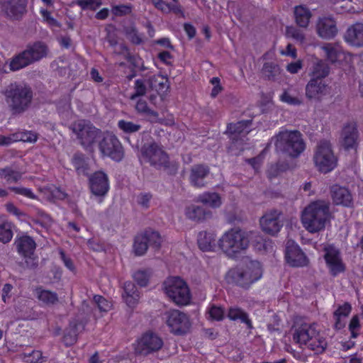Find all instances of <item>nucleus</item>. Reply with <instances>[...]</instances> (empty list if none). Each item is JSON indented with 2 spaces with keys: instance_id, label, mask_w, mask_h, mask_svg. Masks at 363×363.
Returning <instances> with one entry per match:
<instances>
[{
  "instance_id": "f257e3e1",
  "label": "nucleus",
  "mask_w": 363,
  "mask_h": 363,
  "mask_svg": "<svg viewBox=\"0 0 363 363\" xmlns=\"http://www.w3.org/2000/svg\"><path fill=\"white\" fill-rule=\"evenodd\" d=\"M262 277V264L258 261H250L245 266L236 267L230 269L226 274L228 284L236 286L244 290L250 286Z\"/></svg>"
},
{
  "instance_id": "f03ea898",
  "label": "nucleus",
  "mask_w": 363,
  "mask_h": 363,
  "mask_svg": "<svg viewBox=\"0 0 363 363\" xmlns=\"http://www.w3.org/2000/svg\"><path fill=\"white\" fill-rule=\"evenodd\" d=\"M3 94L13 115L21 114L27 111L33 98V91L29 86L16 82L11 83Z\"/></svg>"
},
{
  "instance_id": "7ed1b4c3",
  "label": "nucleus",
  "mask_w": 363,
  "mask_h": 363,
  "mask_svg": "<svg viewBox=\"0 0 363 363\" xmlns=\"http://www.w3.org/2000/svg\"><path fill=\"white\" fill-rule=\"evenodd\" d=\"M248 233L242 228H230L218 239V247L229 258L235 259L249 247Z\"/></svg>"
},
{
  "instance_id": "20e7f679",
  "label": "nucleus",
  "mask_w": 363,
  "mask_h": 363,
  "mask_svg": "<svg viewBox=\"0 0 363 363\" xmlns=\"http://www.w3.org/2000/svg\"><path fill=\"white\" fill-rule=\"evenodd\" d=\"M48 45L41 40H37L27 45L26 48L15 55L11 62L10 69L17 71L35 62L47 57L49 54Z\"/></svg>"
},
{
  "instance_id": "39448f33",
  "label": "nucleus",
  "mask_w": 363,
  "mask_h": 363,
  "mask_svg": "<svg viewBox=\"0 0 363 363\" xmlns=\"http://www.w3.org/2000/svg\"><path fill=\"white\" fill-rule=\"evenodd\" d=\"M276 150L292 158L298 157L306 149L302 134L298 130L279 131L275 135Z\"/></svg>"
},
{
  "instance_id": "423d86ee",
  "label": "nucleus",
  "mask_w": 363,
  "mask_h": 363,
  "mask_svg": "<svg viewBox=\"0 0 363 363\" xmlns=\"http://www.w3.org/2000/svg\"><path fill=\"white\" fill-rule=\"evenodd\" d=\"M330 218V206L323 200L311 202L303 208L301 215L303 227H325Z\"/></svg>"
},
{
  "instance_id": "0eeeda50",
  "label": "nucleus",
  "mask_w": 363,
  "mask_h": 363,
  "mask_svg": "<svg viewBox=\"0 0 363 363\" xmlns=\"http://www.w3.org/2000/svg\"><path fill=\"white\" fill-rule=\"evenodd\" d=\"M313 161L317 169L323 174L331 172L337 167L338 159L330 141L321 140L317 144L314 149Z\"/></svg>"
},
{
  "instance_id": "6e6552de",
  "label": "nucleus",
  "mask_w": 363,
  "mask_h": 363,
  "mask_svg": "<svg viewBox=\"0 0 363 363\" xmlns=\"http://www.w3.org/2000/svg\"><path fill=\"white\" fill-rule=\"evenodd\" d=\"M164 294L177 305H187L191 300V293L186 283L179 277H170L164 281Z\"/></svg>"
},
{
  "instance_id": "1a4fd4ad",
  "label": "nucleus",
  "mask_w": 363,
  "mask_h": 363,
  "mask_svg": "<svg viewBox=\"0 0 363 363\" xmlns=\"http://www.w3.org/2000/svg\"><path fill=\"white\" fill-rule=\"evenodd\" d=\"M251 124L252 120H242L228 124L225 133L231 140L228 147V152L233 153L235 149L239 152L243 150V140L241 136H245L250 132Z\"/></svg>"
},
{
  "instance_id": "9d476101",
  "label": "nucleus",
  "mask_w": 363,
  "mask_h": 363,
  "mask_svg": "<svg viewBox=\"0 0 363 363\" xmlns=\"http://www.w3.org/2000/svg\"><path fill=\"white\" fill-rule=\"evenodd\" d=\"M99 148L101 153L115 162H121L124 157V150L118 138L112 133L106 132L102 134L99 143Z\"/></svg>"
},
{
  "instance_id": "9b49d317",
  "label": "nucleus",
  "mask_w": 363,
  "mask_h": 363,
  "mask_svg": "<svg viewBox=\"0 0 363 363\" xmlns=\"http://www.w3.org/2000/svg\"><path fill=\"white\" fill-rule=\"evenodd\" d=\"M72 130L77 135L81 145L89 147L95 143L101 135V130L86 120H79L72 125Z\"/></svg>"
},
{
  "instance_id": "f8f14e48",
  "label": "nucleus",
  "mask_w": 363,
  "mask_h": 363,
  "mask_svg": "<svg viewBox=\"0 0 363 363\" xmlns=\"http://www.w3.org/2000/svg\"><path fill=\"white\" fill-rule=\"evenodd\" d=\"M164 318L169 331L176 335L186 334L191 326L189 316L179 310L167 311L164 314Z\"/></svg>"
},
{
  "instance_id": "ddd939ff",
  "label": "nucleus",
  "mask_w": 363,
  "mask_h": 363,
  "mask_svg": "<svg viewBox=\"0 0 363 363\" xmlns=\"http://www.w3.org/2000/svg\"><path fill=\"white\" fill-rule=\"evenodd\" d=\"M162 238L156 230H145L143 234L135 236L133 243V250L137 256H142L145 254L148 246H151L156 250L161 247Z\"/></svg>"
},
{
  "instance_id": "4468645a",
  "label": "nucleus",
  "mask_w": 363,
  "mask_h": 363,
  "mask_svg": "<svg viewBox=\"0 0 363 363\" xmlns=\"http://www.w3.org/2000/svg\"><path fill=\"white\" fill-rule=\"evenodd\" d=\"M143 159L155 167H167L169 156L162 147L155 142L145 144L141 148Z\"/></svg>"
},
{
  "instance_id": "2eb2a0df",
  "label": "nucleus",
  "mask_w": 363,
  "mask_h": 363,
  "mask_svg": "<svg viewBox=\"0 0 363 363\" xmlns=\"http://www.w3.org/2000/svg\"><path fill=\"white\" fill-rule=\"evenodd\" d=\"M163 346V341L160 337L154 333H145L138 341L135 346L136 355L147 356L160 350Z\"/></svg>"
},
{
  "instance_id": "dca6fc26",
  "label": "nucleus",
  "mask_w": 363,
  "mask_h": 363,
  "mask_svg": "<svg viewBox=\"0 0 363 363\" xmlns=\"http://www.w3.org/2000/svg\"><path fill=\"white\" fill-rule=\"evenodd\" d=\"M325 252L323 258L330 273L333 277H337L345 271L346 267L342 262L340 250L333 245H328L324 247Z\"/></svg>"
},
{
  "instance_id": "f3484780",
  "label": "nucleus",
  "mask_w": 363,
  "mask_h": 363,
  "mask_svg": "<svg viewBox=\"0 0 363 363\" xmlns=\"http://www.w3.org/2000/svg\"><path fill=\"white\" fill-rule=\"evenodd\" d=\"M284 257L286 263L292 267H303L309 263L308 257L300 246L291 240L286 244Z\"/></svg>"
},
{
  "instance_id": "a211bd4d",
  "label": "nucleus",
  "mask_w": 363,
  "mask_h": 363,
  "mask_svg": "<svg viewBox=\"0 0 363 363\" xmlns=\"http://www.w3.org/2000/svg\"><path fill=\"white\" fill-rule=\"evenodd\" d=\"M322 49L325 53L327 60L332 64L340 66L351 60V55L345 52L339 43H326Z\"/></svg>"
},
{
  "instance_id": "6ab92c4d",
  "label": "nucleus",
  "mask_w": 363,
  "mask_h": 363,
  "mask_svg": "<svg viewBox=\"0 0 363 363\" xmlns=\"http://www.w3.org/2000/svg\"><path fill=\"white\" fill-rule=\"evenodd\" d=\"M5 13L13 20H20L27 11L28 0H1Z\"/></svg>"
},
{
  "instance_id": "aec40b11",
  "label": "nucleus",
  "mask_w": 363,
  "mask_h": 363,
  "mask_svg": "<svg viewBox=\"0 0 363 363\" xmlns=\"http://www.w3.org/2000/svg\"><path fill=\"white\" fill-rule=\"evenodd\" d=\"M248 240H250V245L260 255H267L274 252V243L272 240L260 235L257 231H249Z\"/></svg>"
},
{
  "instance_id": "412c9836",
  "label": "nucleus",
  "mask_w": 363,
  "mask_h": 363,
  "mask_svg": "<svg viewBox=\"0 0 363 363\" xmlns=\"http://www.w3.org/2000/svg\"><path fill=\"white\" fill-rule=\"evenodd\" d=\"M316 32L322 39L331 40L334 38L338 33L336 21L333 17L319 18L316 23Z\"/></svg>"
},
{
  "instance_id": "4be33fe9",
  "label": "nucleus",
  "mask_w": 363,
  "mask_h": 363,
  "mask_svg": "<svg viewBox=\"0 0 363 363\" xmlns=\"http://www.w3.org/2000/svg\"><path fill=\"white\" fill-rule=\"evenodd\" d=\"M89 188L96 196H104L109 190L108 176L101 171L94 172L89 177Z\"/></svg>"
},
{
  "instance_id": "5701e85b",
  "label": "nucleus",
  "mask_w": 363,
  "mask_h": 363,
  "mask_svg": "<svg viewBox=\"0 0 363 363\" xmlns=\"http://www.w3.org/2000/svg\"><path fill=\"white\" fill-rule=\"evenodd\" d=\"M359 132L356 122L345 124L342 132V145L349 150L355 149L358 145Z\"/></svg>"
},
{
  "instance_id": "b1692460",
  "label": "nucleus",
  "mask_w": 363,
  "mask_h": 363,
  "mask_svg": "<svg viewBox=\"0 0 363 363\" xmlns=\"http://www.w3.org/2000/svg\"><path fill=\"white\" fill-rule=\"evenodd\" d=\"M218 241L217 235L212 228L199 232L197 236L198 247L203 252H214Z\"/></svg>"
},
{
  "instance_id": "393cba45",
  "label": "nucleus",
  "mask_w": 363,
  "mask_h": 363,
  "mask_svg": "<svg viewBox=\"0 0 363 363\" xmlns=\"http://www.w3.org/2000/svg\"><path fill=\"white\" fill-rule=\"evenodd\" d=\"M85 324L78 318H72L69 322V325L65 329L63 335V341L67 346L74 345L77 340L79 333L84 330Z\"/></svg>"
},
{
  "instance_id": "a878e982",
  "label": "nucleus",
  "mask_w": 363,
  "mask_h": 363,
  "mask_svg": "<svg viewBox=\"0 0 363 363\" xmlns=\"http://www.w3.org/2000/svg\"><path fill=\"white\" fill-rule=\"evenodd\" d=\"M343 38L352 47H363V23H355L349 26Z\"/></svg>"
},
{
  "instance_id": "bb28decb",
  "label": "nucleus",
  "mask_w": 363,
  "mask_h": 363,
  "mask_svg": "<svg viewBox=\"0 0 363 363\" xmlns=\"http://www.w3.org/2000/svg\"><path fill=\"white\" fill-rule=\"evenodd\" d=\"M331 197L335 205L352 207L353 199L351 192L347 188L335 184L330 189Z\"/></svg>"
},
{
  "instance_id": "cd10ccee",
  "label": "nucleus",
  "mask_w": 363,
  "mask_h": 363,
  "mask_svg": "<svg viewBox=\"0 0 363 363\" xmlns=\"http://www.w3.org/2000/svg\"><path fill=\"white\" fill-rule=\"evenodd\" d=\"M210 173V168L203 164H194L189 175V181L192 186L201 188L206 185L205 179Z\"/></svg>"
},
{
  "instance_id": "c85d7f7f",
  "label": "nucleus",
  "mask_w": 363,
  "mask_h": 363,
  "mask_svg": "<svg viewBox=\"0 0 363 363\" xmlns=\"http://www.w3.org/2000/svg\"><path fill=\"white\" fill-rule=\"evenodd\" d=\"M317 335L318 332L313 325L303 323L295 329L293 340L297 343L306 345Z\"/></svg>"
},
{
  "instance_id": "c756f323",
  "label": "nucleus",
  "mask_w": 363,
  "mask_h": 363,
  "mask_svg": "<svg viewBox=\"0 0 363 363\" xmlns=\"http://www.w3.org/2000/svg\"><path fill=\"white\" fill-rule=\"evenodd\" d=\"M185 215L187 218L191 220L203 222L212 217V212L203 207L191 205L186 208Z\"/></svg>"
},
{
  "instance_id": "7c9ffc66",
  "label": "nucleus",
  "mask_w": 363,
  "mask_h": 363,
  "mask_svg": "<svg viewBox=\"0 0 363 363\" xmlns=\"http://www.w3.org/2000/svg\"><path fill=\"white\" fill-rule=\"evenodd\" d=\"M122 298L130 308L136 306L140 299V293L133 282L126 281L124 283Z\"/></svg>"
},
{
  "instance_id": "2f4dec72",
  "label": "nucleus",
  "mask_w": 363,
  "mask_h": 363,
  "mask_svg": "<svg viewBox=\"0 0 363 363\" xmlns=\"http://www.w3.org/2000/svg\"><path fill=\"white\" fill-rule=\"evenodd\" d=\"M18 252L24 257H30L33 255L36 244L34 240L27 235L22 236L15 241Z\"/></svg>"
},
{
  "instance_id": "473e14b6",
  "label": "nucleus",
  "mask_w": 363,
  "mask_h": 363,
  "mask_svg": "<svg viewBox=\"0 0 363 363\" xmlns=\"http://www.w3.org/2000/svg\"><path fill=\"white\" fill-rule=\"evenodd\" d=\"M148 84L152 90L160 95L166 94L169 89V79L162 74H153L148 79Z\"/></svg>"
},
{
  "instance_id": "72a5a7b5",
  "label": "nucleus",
  "mask_w": 363,
  "mask_h": 363,
  "mask_svg": "<svg viewBox=\"0 0 363 363\" xmlns=\"http://www.w3.org/2000/svg\"><path fill=\"white\" fill-rule=\"evenodd\" d=\"M326 89V84L323 80L311 78L306 86V96L309 99H318Z\"/></svg>"
},
{
  "instance_id": "f704fd0d",
  "label": "nucleus",
  "mask_w": 363,
  "mask_h": 363,
  "mask_svg": "<svg viewBox=\"0 0 363 363\" xmlns=\"http://www.w3.org/2000/svg\"><path fill=\"white\" fill-rule=\"evenodd\" d=\"M71 164L78 176H88L89 165L87 158L82 152H76L72 157Z\"/></svg>"
},
{
  "instance_id": "c9c22d12",
  "label": "nucleus",
  "mask_w": 363,
  "mask_h": 363,
  "mask_svg": "<svg viewBox=\"0 0 363 363\" xmlns=\"http://www.w3.org/2000/svg\"><path fill=\"white\" fill-rule=\"evenodd\" d=\"M295 22L299 27L307 28L309 25L312 13L308 7L298 5L294 7V11Z\"/></svg>"
},
{
  "instance_id": "e433bc0d",
  "label": "nucleus",
  "mask_w": 363,
  "mask_h": 363,
  "mask_svg": "<svg viewBox=\"0 0 363 363\" xmlns=\"http://www.w3.org/2000/svg\"><path fill=\"white\" fill-rule=\"evenodd\" d=\"M282 213L277 209L267 211L259 219L260 227H282L279 222Z\"/></svg>"
},
{
  "instance_id": "4c0bfd02",
  "label": "nucleus",
  "mask_w": 363,
  "mask_h": 363,
  "mask_svg": "<svg viewBox=\"0 0 363 363\" xmlns=\"http://www.w3.org/2000/svg\"><path fill=\"white\" fill-rule=\"evenodd\" d=\"M196 201L213 208H219L222 204L220 196L216 192H204L199 195Z\"/></svg>"
},
{
  "instance_id": "58836bf2",
  "label": "nucleus",
  "mask_w": 363,
  "mask_h": 363,
  "mask_svg": "<svg viewBox=\"0 0 363 363\" xmlns=\"http://www.w3.org/2000/svg\"><path fill=\"white\" fill-rule=\"evenodd\" d=\"M23 173L13 168L12 166H6L0 169V178L4 179L7 184H16L21 180Z\"/></svg>"
},
{
  "instance_id": "ea45409f",
  "label": "nucleus",
  "mask_w": 363,
  "mask_h": 363,
  "mask_svg": "<svg viewBox=\"0 0 363 363\" xmlns=\"http://www.w3.org/2000/svg\"><path fill=\"white\" fill-rule=\"evenodd\" d=\"M227 316L232 320H239L241 323H245L248 329H252L253 328L248 314L239 307H230L228 309Z\"/></svg>"
},
{
  "instance_id": "a19ab883",
  "label": "nucleus",
  "mask_w": 363,
  "mask_h": 363,
  "mask_svg": "<svg viewBox=\"0 0 363 363\" xmlns=\"http://www.w3.org/2000/svg\"><path fill=\"white\" fill-rule=\"evenodd\" d=\"M36 294L38 299L46 306H53L59 301L56 292L43 289L42 287L36 289Z\"/></svg>"
},
{
  "instance_id": "79ce46f5",
  "label": "nucleus",
  "mask_w": 363,
  "mask_h": 363,
  "mask_svg": "<svg viewBox=\"0 0 363 363\" xmlns=\"http://www.w3.org/2000/svg\"><path fill=\"white\" fill-rule=\"evenodd\" d=\"M329 66L323 60H319L313 67L311 78L320 79V80H323V79L325 78L329 74Z\"/></svg>"
},
{
  "instance_id": "37998d69",
  "label": "nucleus",
  "mask_w": 363,
  "mask_h": 363,
  "mask_svg": "<svg viewBox=\"0 0 363 363\" xmlns=\"http://www.w3.org/2000/svg\"><path fill=\"white\" fill-rule=\"evenodd\" d=\"M152 274V270L150 268L139 269L133 275L134 281L141 287H145L149 283L150 277Z\"/></svg>"
},
{
  "instance_id": "c03bdc74",
  "label": "nucleus",
  "mask_w": 363,
  "mask_h": 363,
  "mask_svg": "<svg viewBox=\"0 0 363 363\" xmlns=\"http://www.w3.org/2000/svg\"><path fill=\"white\" fill-rule=\"evenodd\" d=\"M328 346L327 340L325 337H321L318 333L315 337H313L312 340L308 342V348L314 351L316 354L323 353Z\"/></svg>"
},
{
  "instance_id": "a18cd8bd",
  "label": "nucleus",
  "mask_w": 363,
  "mask_h": 363,
  "mask_svg": "<svg viewBox=\"0 0 363 363\" xmlns=\"http://www.w3.org/2000/svg\"><path fill=\"white\" fill-rule=\"evenodd\" d=\"M262 71L268 80H274L280 74V67L275 62H268L264 63Z\"/></svg>"
},
{
  "instance_id": "49530a36",
  "label": "nucleus",
  "mask_w": 363,
  "mask_h": 363,
  "mask_svg": "<svg viewBox=\"0 0 363 363\" xmlns=\"http://www.w3.org/2000/svg\"><path fill=\"white\" fill-rule=\"evenodd\" d=\"M118 128L124 133L131 134L139 131L141 128V125L137 123H134L132 121L122 119L118 121Z\"/></svg>"
},
{
  "instance_id": "de8ad7c7",
  "label": "nucleus",
  "mask_w": 363,
  "mask_h": 363,
  "mask_svg": "<svg viewBox=\"0 0 363 363\" xmlns=\"http://www.w3.org/2000/svg\"><path fill=\"white\" fill-rule=\"evenodd\" d=\"M111 11L114 16L122 17L132 13L133 6L131 4L115 5Z\"/></svg>"
},
{
  "instance_id": "09e8293b",
  "label": "nucleus",
  "mask_w": 363,
  "mask_h": 363,
  "mask_svg": "<svg viewBox=\"0 0 363 363\" xmlns=\"http://www.w3.org/2000/svg\"><path fill=\"white\" fill-rule=\"evenodd\" d=\"M267 330L271 333H277L281 334V319L277 314H274L269 323L267 325Z\"/></svg>"
},
{
  "instance_id": "8fccbe9b",
  "label": "nucleus",
  "mask_w": 363,
  "mask_h": 363,
  "mask_svg": "<svg viewBox=\"0 0 363 363\" xmlns=\"http://www.w3.org/2000/svg\"><path fill=\"white\" fill-rule=\"evenodd\" d=\"M75 3L84 11H95L102 4L101 0H77Z\"/></svg>"
},
{
  "instance_id": "3c124183",
  "label": "nucleus",
  "mask_w": 363,
  "mask_h": 363,
  "mask_svg": "<svg viewBox=\"0 0 363 363\" xmlns=\"http://www.w3.org/2000/svg\"><path fill=\"white\" fill-rule=\"evenodd\" d=\"M146 85L143 79H138L134 83V93L130 96V99L135 100L139 96H143L146 94Z\"/></svg>"
},
{
  "instance_id": "603ef678",
  "label": "nucleus",
  "mask_w": 363,
  "mask_h": 363,
  "mask_svg": "<svg viewBox=\"0 0 363 363\" xmlns=\"http://www.w3.org/2000/svg\"><path fill=\"white\" fill-rule=\"evenodd\" d=\"M9 189L16 194L21 195L30 199H36L37 196L31 189L23 186H9Z\"/></svg>"
},
{
  "instance_id": "864d4df0",
  "label": "nucleus",
  "mask_w": 363,
  "mask_h": 363,
  "mask_svg": "<svg viewBox=\"0 0 363 363\" xmlns=\"http://www.w3.org/2000/svg\"><path fill=\"white\" fill-rule=\"evenodd\" d=\"M18 135V142L35 143L38 140V135L31 130H23L15 133Z\"/></svg>"
},
{
  "instance_id": "5fc2aeb1",
  "label": "nucleus",
  "mask_w": 363,
  "mask_h": 363,
  "mask_svg": "<svg viewBox=\"0 0 363 363\" xmlns=\"http://www.w3.org/2000/svg\"><path fill=\"white\" fill-rule=\"evenodd\" d=\"M279 99L281 102L291 106H299L302 101L296 96H292L286 90L280 95Z\"/></svg>"
},
{
  "instance_id": "6e6d98bb",
  "label": "nucleus",
  "mask_w": 363,
  "mask_h": 363,
  "mask_svg": "<svg viewBox=\"0 0 363 363\" xmlns=\"http://www.w3.org/2000/svg\"><path fill=\"white\" fill-rule=\"evenodd\" d=\"M286 31L288 37H291L296 41L303 43L305 40V35L303 31L296 27L288 26Z\"/></svg>"
},
{
  "instance_id": "4d7b16f0",
  "label": "nucleus",
  "mask_w": 363,
  "mask_h": 363,
  "mask_svg": "<svg viewBox=\"0 0 363 363\" xmlns=\"http://www.w3.org/2000/svg\"><path fill=\"white\" fill-rule=\"evenodd\" d=\"M43 21L50 26H58L57 21L52 16L51 12L47 9L41 7L39 10Z\"/></svg>"
},
{
  "instance_id": "13d9d810",
  "label": "nucleus",
  "mask_w": 363,
  "mask_h": 363,
  "mask_svg": "<svg viewBox=\"0 0 363 363\" xmlns=\"http://www.w3.org/2000/svg\"><path fill=\"white\" fill-rule=\"evenodd\" d=\"M135 108L138 113H144L147 116H156L157 113L152 110L146 101L140 99L137 101Z\"/></svg>"
},
{
  "instance_id": "bf43d9fd",
  "label": "nucleus",
  "mask_w": 363,
  "mask_h": 363,
  "mask_svg": "<svg viewBox=\"0 0 363 363\" xmlns=\"http://www.w3.org/2000/svg\"><path fill=\"white\" fill-rule=\"evenodd\" d=\"M152 199V194L150 192H142L137 196V203L145 209L150 207V202Z\"/></svg>"
},
{
  "instance_id": "052dcab7",
  "label": "nucleus",
  "mask_w": 363,
  "mask_h": 363,
  "mask_svg": "<svg viewBox=\"0 0 363 363\" xmlns=\"http://www.w3.org/2000/svg\"><path fill=\"white\" fill-rule=\"evenodd\" d=\"M94 302L101 311H108L111 307V303L100 295L94 296Z\"/></svg>"
},
{
  "instance_id": "680f3d73",
  "label": "nucleus",
  "mask_w": 363,
  "mask_h": 363,
  "mask_svg": "<svg viewBox=\"0 0 363 363\" xmlns=\"http://www.w3.org/2000/svg\"><path fill=\"white\" fill-rule=\"evenodd\" d=\"M360 329L359 319L357 315H354L349 324V330L352 338H357L359 335L358 331Z\"/></svg>"
},
{
  "instance_id": "e2e57ef3",
  "label": "nucleus",
  "mask_w": 363,
  "mask_h": 363,
  "mask_svg": "<svg viewBox=\"0 0 363 363\" xmlns=\"http://www.w3.org/2000/svg\"><path fill=\"white\" fill-rule=\"evenodd\" d=\"M126 35L130 41L134 45H140L143 43V38L140 34L138 32L137 29L134 27L130 28Z\"/></svg>"
},
{
  "instance_id": "0e129e2a",
  "label": "nucleus",
  "mask_w": 363,
  "mask_h": 363,
  "mask_svg": "<svg viewBox=\"0 0 363 363\" xmlns=\"http://www.w3.org/2000/svg\"><path fill=\"white\" fill-rule=\"evenodd\" d=\"M23 357L27 362L39 363L43 358L42 352L38 350H33L31 352L23 354Z\"/></svg>"
},
{
  "instance_id": "69168bd1",
  "label": "nucleus",
  "mask_w": 363,
  "mask_h": 363,
  "mask_svg": "<svg viewBox=\"0 0 363 363\" xmlns=\"http://www.w3.org/2000/svg\"><path fill=\"white\" fill-rule=\"evenodd\" d=\"M210 317L215 320H222L224 318V310L222 307L212 306L209 309Z\"/></svg>"
},
{
  "instance_id": "338daca9",
  "label": "nucleus",
  "mask_w": 363,
  "mask_h": 363,
  "mask_svg": "<svg viewBox=\"0 0 363 363\" xmlns=\"http://www.w3.org/2000/svg\"><path fill=\"white\" fill-rule=\"evenodd\" d=\"M287 164L284 163H277L271 165L268 171V177L269 179H272L279 175V172L284 171Z\"/></svg>"
},
{
  "instance_id": "774afa93",
  "label": "nucleus",
  "mask_w": 363,
  "mask_h": 363,
  "mask_svg": "<svg viewBox=\"0 0 363 363\" xmlns=\"http://www.w3.org/2000/svg\"><path fill=\"white\" fill-rule=\"evenodd\" d=\"M5 208L9 213L15 216L18 219H21L23 217L26 216V214L23 211H21L11 202L6 203Z\"/></svg>"
}]
</instances>
